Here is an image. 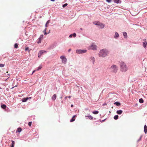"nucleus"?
<instances>
[{"label":"nucleus","mask_w":147,"mask_h":147,"mask_svg":"<svg viewBox=\"0 0 147 147\" xmlns=\"http://www.w3.org/2000/svg\"><path fill=\"white\" fill-rule=\"evenodd\" d=\"M109 52L108 49L105 48L100 50L98 53L99 56L101 57H106L109 54Z\"/></svg>","instance_id":"obj_1"},{"label":"nucleus","mask_w":147,"mask_h":147,"mask_svg":"<svg viewBox=\"0 0 147 147\" xmlns=\"http://www.w3.org/2000/svg\"><path fill=\"white\" fill-rule=\"evenodd\" d=\"M121 70L122 72H125L127 70V67L126 64L123 62L121 61L120 62Z\"/></svg>","instance_id":"obj_2"},{"label":"nucleus","mask_w":147,"mask_h":147,"mask_svg":"<svg viewBox=\"0 0 147 147\" xmlns=\"http://www.w3.org/2000/svg\"><path fill=\"white\" fill-rule=\"evenodd\" d=\"M109 69L112 72L116 73L117 71L118 67L116 65H113Z\"/></svg>","instance_id":"obj_3"},{"label":"nucleus","mask_w":147,"mask_h":147,"mask_svg":"<svg viewBox=\"0 0 147 147\" xmlns=\"http://www.w3.org/2000/svg\"><path fill=\"white\" fill-rule=\"evenodd\" d=\"M87 51V50L86 49H77L76 50V53L78 54H81L84 53H86Z\"/></svg>","instance_id":"obj_4"},{"label":"nucleus","mask_w":147,"mask_h":147,"mask_svg":"<svg viewBox=\"0 0 147 147\" xmlns=\"http://www.w3.org/2000/svg\"><path fill=\"white\" fill-rule=\"evenodd\" d=\"M60 58L61 59L63 63L65 64L66 63L67 59L64 56H61L60 57Z\"/></svg>","instance_id":"obj_5"},{"label":"nucleus","mask_w":147,"mask_h":147,"mask_svg":"<svg viewBox=\"0 0 147 147\" xmlns=\"http://www.w3.org/2000/svg\"><path fill=\"white\" fill-rule=\"evenodd\" d=\"M90 47V49L94 50H96L97 49V46L95 45H91Z\"/></svg>","instance_id":"obj_6"},{"label":"nucleus","mask_w":147,"mask_h":147,"mask_svg":"<svg viewBox=\"0 0 147 147\" xmlns=\"http://www.w3.org/2000/svg\"><path fill=\"white\" fill-rule=\"evenodd\" d=\"M44 51L43 50H41L39 51L38 53V57H40L44 53Z\"/></svg>","instance_id":"obj_7"},{"label":"nucleus","mask_w":147,"mask_h":147,"mask_svg":"<svg viewBox=\"0 0 147 147\" xmlns=\"http://www.w3.org/2000/svg\"><path fill=\"white\" fill-rule=\"evenodd\" d=\"M73 36V37L74 38L76 37V34L75 33H74L73 34H71L69 35V38H71Z\"/></svg>","instance_id":"obj_8"},{"label":"nucleus","mask_w":147,"mask_h":147,"mask_svg":"<svg viewBox=\"0 0 147 147\" xmlns=\"http://www.w3.org/2000/svg\"><path fill=\"white\" fill-rule=\"evenodd\" d=\"M101 22L99 21H95L93 22L94 24L98 26Z\"/></svg>","instance_id":"obj_9"},{"label":"nucleus","mask_w":147,"mask_h":147,"mask_svg":"<svg viewBox=\"0 0 147 147\" xmlns=\"http://www.w3.org/2000/svg\"><path fill=\"white\" fill-rule=\"evenodd\" d=\"M144 130L145 133L146 134L147 132V126L146 125H144Z\"/></svg>","instance_id":"obj_10"},{"label":"nucleus","mask_w":147,"mask_h":147,"mask_svg":"<svg viewBox=\"0 0 147 147\" xmlns=\"http://www.w3.org/2000/svg\"><path fill=\"white\" fill-rule=\"evenodd\" d=\"M116 113L119 115H121L123 113V111L121 110H118L117 111Z\"/></svg>","instance_id":"obj_11"},{"label":"nucleus","mask_w":147,"mask_h":147,"mask_svg":"<svg viewBox=\"0 0 147 147\" xmlns=\"http://www.w3.org/2000/svg\"><path fill=\"white\" fill-rule=\"evenodd\" d=\"M119 34L117 32H115V35L114 36V38L115 39H117L119 36Z\"/></svg>","instance_id":"obj_12"},{"label":"nucleus","mask_w":147,"mask_h":147,"mask_svg":"<svg viewBox=\"0 0 147 147\" xmlns=\"http://www.w3.org/2000/svg\"><path fill=\"white\" fill-rule=\"evenodd\" d=\"M98 26H100V28L102 29L104 27L105 25L102 23H100Z\"/></svg>","instance_id":"obj_13"},{"label":"nucleus","mask_w":147,"mask_h":147,"mask_svg":"<svg viewBox=\"0 0 147 147\" xmlns=\"http://www.w3.org/2000/svg\"><path fill=\"white\" fill-rule=\"evenodd\" d=\"M90 59L92 61V63L93 64H94V62H95V58L94 57H90Z\"/></svg>","instance_id":"obj_14"},{"label":"nucleus","mask_w":147,"mask_h":147,"mask_svg":"<svg viewBox=\"0 0 147 147\" xmlns=\"http://www.w3.org/2000/svg\"><path fill=\"white\" fill-rule=\"evenodd\" d=\"M123 36H124V38H127V33L126 32H123Z\"/></svg>","instance_id":"obj_15"},{"label":"nucleus","mask_w":147,"mask_h":147,"mask_svg":"<svg viewBox=\"0 0 147 147\" xmlns=\"http://www.w3.org/2000/svg\"><path fill=\"white\" fill-rule=\"evenodd\" d=\"M114 104L116 105V106H119L120 105L121 103L119 102H118V101H117L114 103Z\"/></svg>","instance_id":"obj_16"},{"label":"nucleus","mask_w":147,"mask_h":147,"mask_svg":"<svg viewBox=\"0 0 147 147\" xmlns=\"http://www.w3.org/2000/svg\"><path fill=\"white\" fill-rule=\"evenodd\" d=\"M88 117L89 119L90 120H92L93 119V117L91 116L90 114H88L87 116H86V117Z\"/></svg>","instance_id":"obj_17"},{"label":"nucleus","mask_w":147,"mask_h":147,"mask_svg":"<svg viewBox=\"0 0 147 147\" xmlns=\"http://www.w3.org/2000/svg\"><path fill=\"white\" fill-rule=\"evenodd\" d=\"M56 94H54L52 96V100H55L56 99Z\"/></svg>","instance_id":"obj_18"},{"label":"nucleus","mask_w":147,"mask_h":147,"mask_svg":"<svg viewBox=\"0 0 147 147\" xmlns=\"http://www.w3.org/2000/svg\"><path fill=\"white\" fill-rule=\"evenodd\" d=\"M143 47L145 48L146 47L147 43L146 41H145V42H143Z\"/></svg>","instance_id":"obj_19"},{"label":"nucleus","mask_w":147,"mask_h":147,"mask_svg":"<svg viewBox=\"0 0 147 147\" xmlns=\"http://www.w3.org/2000/svg\"><path fill=\"white\" fill-rule=\"evenodd\" d=\"M1 107L2 109H5L6 108L7 106L5 104H3L1 105Z\"/></svg>","instance_id":"obj_20"},{"label":"nucleus","mask_w":147,"mask_h":147,"mask_svg":"<svg viewBox=\"0 0 147 147\" xmlns=\"http://www.w3.org/2000/svg\"><path fill=\"white\" fill-rule=\"evenodd\" d=\"M26 98H24L22 99V102H26L27 100V99Z\"/></svg>","instance_id":"obj_21"},{"label":"nucleus","mask_w":147,"mask_h":147,"mask_svg":"<svg viewBox=\"0 0 147 147\" xmlns=\"http://www.w3.org/2000/svg\"><path fill=\"white\" fill-rule=\"evenodd\" d=\"M42 67V65H40L36 69V70L38 71L40 69H41Z\"/></svg>","instance_id":"obj_22"},{"label":"nucleus","mask_w":147,"mask_h":147,"mask_svg":"<svg viewBox=\"0 0 147 147\" xmlns=\"http://www.w3.org/2000/svg\"><path fill=\"white\" fill-rule=\"evenodd\" d=\"M37 42L38 44L41 43V39L40 38H38Z\"/></svg>","instance_id":"obj_23"},{"label":"nucleus","mask_w":147,"mask_h":147,"mask_svg":"<svg viewBox=\"0 0 147 147\" xmlns=\"http://www.w3.org/2000/svg\"><path fill=\"white\" fill-rule=\"evenodd\" d=\"M22 131V129L20 127H19L17 129L16 131H18L20 133V132Z\"/></svg>","instance_id":"obj_24"},{"label":"nucleus","mask_w":147,"mask_h":147,"mask_svg":"<svg viewBox=\"0 0 147 147\" xmlns=\"http://www.w3.org/2000/svg\"><path fill=\"white\" fill-rule=\"evenodd\" d=\"M119 117V116L118 115H115L114 117V119L115 120H117L118 119Z\"/></svg>","instance_id":"obj_25"},{"label":"nucleus","mask_w":147,"mask_h":147,"mask_svg":"<svg viewBox=\"0 0 147 147\" xmlns=\"http://www.w3.org/2000/svg\"><path fill=\"white\" fill-rule=\"evenodd\" d=\"M120 0H114V2L116 3H121V1L120 2Z\"/></svg>","instance_id":"obj_26"},{"label":"nucleus","mask_w":147,"mask_h":147,"mask_svg":"<svg viewBox=\"0 0 147 147\" xmlns=\"http://www.w3.org/2000/svg\"><path fill=\"white\" fill-rule=\"evenodd\" d=\"M47 28H45L44 30L43 31V32L44 33V34L45 35H47L48 34V33L46 32Z\"/></svg>","instance_id":"obj_27"},{"label":"nucleus","mask_w":147,"mask_h":147,"mask_svg":"<svg viewBox=\"0 0 147 147\" xmlns=\"http://www.w3.org/2000/svg\"><path fill=\"white\" fill-rule=\"evenodd\" d=\"M139 102L141 103H142L144 102V100L142 98H141L139 99Z\"/></svg>","instance_id":"obj_28"},{"label":"nucleus","mask_w":147,"mask_h":147,"mask_svg":"<svg viewBox=\"0 0 147 147\" xmlns=\"http://www.w3.org/2000/svg\"><path fill=\"white\" fill-rule=\"evenodd\" d=\"M99 111H95L92 112V113L94 114H97L99 113Z\"/></svg>","instance_id":"obj_29"},{"label":"nucleus","mask_w":147,"mask_h":147,"mask_svg":"<svg viewBox=\"0 0 147 147\" xmlns=\"http://www.w3.org/2000/svg\"><path fill=\"white\" fill-rule=\"evenodd\" d=\"M14 48L17 49L18 47V44L17 43H15L14 45Z\"/></svg>","instance_id":"obj_30"},{"label":"nucleus","mask_w":147,"mask_h":147,"mask_svg":"<svg viewBox=\"0 0 147 147\" xmlns=\"http://www.w3.org/2000/svg\"><path fill=\"white\" fill-rule=\"evenodd\" d=\"M75 120V119L74 117H72L70 120V122H71L74 121Z\"/></svg>","instance_id":"obj_31"},{"label":"nucleus","mask_w":147,"mask_h":147,"mask_svg":"<svg viewBox=\"0 0 147 147\" xmlns=\"http://www.w3.org/2000/svg\"><path fill=\"white\" fill-rule=\"evenodd\" d=\"M11 142H12L11 146H14V144L15 143V142L13 140H11Z\"/></svg>","instance_id":"obj_32"},{"label":"nucleus","mask_w":147,"mask_h":147,"mask_svg":"<svg viewBox=\"0 0 147 147\" xmlns=\"http://www.w3.org/2000/svg\"><path fill=\"white\" fill-rule=\"evenodd\" d=\"M67 3H65L63 5L62 7H65L66 6H67Z\"/></svg>","instance_id":"obj_33"},{"label":"nucleus","mask_w":147,"mask_h":147,"mask_svg":"<svg viewBox=\"0 0 147 147\" xmlns=\"http://www.w3.org/2000/svg\"><path fill=\"white\" fill-rule=\"evenodd\" d=\"M29 47H26L25 48V51H28V52H29L30 51V50H29Z\"/></svg>","instance_id":"obj_34"},{"label":"nucleus","mask_w":147,"mask_h":147,"mask_svg":"<svg viewBox=\"0 0 147 147\" xmlns=\"http://www.w3.org/2000/svg\"><path fill=\"white\" fill-rule=\"evenodd\" d=\"M5 65L3 64H0V67H3Z\"/></svg>","instance_id":"obj_35"},{"label":"nucleus","mask_w":147,"mask_h":147,"mask_svg":"<svg viewBox=\"0 0 147 147\" xmlns=\"http://www.w3.org/2000/svg\"><path fill=\"white\" fill-rule=\"evenodd\" d=\"M32 121H30L28 123V125L29 126H31L32 125Z\"/></svg>","instance_id":"obj_36"},{"label":"nucleus","mask_w":147,"mask_h":147,"mask_svg":"<svg viewBox=\"0 0 147 147\" xmlns=\"http://www.w3.org/2000/svg\"><path fill=\"white\" fill-rule=\"evenodd\" d=\"M43 35H42V34H41V35H40V37H39V38H41H41H43Z\"/></svg>","instance_id":"obj_37"},{"label":"nucleus","mask_w":147,"mask_h":147,"mask_svg":"<svg viewBox=\"0 0 147 147\" xmlns=\"http://www.w3.org/2000/svg\"><path fill=\"white\" fill-rule=\"evenodd\" d=\"M111 0H106V1L109 3L111 2Z\"/></svg>","instance_id":"obj_38"},{"label":"nucleus","mask_w":147,"mask_h":147,"mask_svg":"<svg viewBox=\"0 0 147 147\" xmlns=\"http://www.w3.org/2000/svg\"><path fill=\"white\" fill-rule=\"evenodd\" d=\"M49 22H50V20H48V21H47V22H46V24H49Z\"/></svg>","instance_id":"obj_39"},{"label":"nucleus","mask_w":147,"mask_h":147,"mask_svg":"<svg viewBox=\"0 0 147 147\" xmlns=\"http://www.w3.org/2000/svg\"><path fill=\"white\" fill-rule=\"evenodd\" d=\"M142 136H141L140 137V138L138 140V142H139L140 140H141V139Z\"/></svg>","instance_id":"obj_40"},{"label":"nucleus","mask_w":147,"mask_h":147,"mask_svg":"<svg viewBox=\"0 0 147 147\" xmlns=\"http://www.w3.org/2000/svg\"><path fill=\"white\" fill-rule=\"evenodd\" d=\"M36 70H34L32 72V74L34 73L35 71H36Z\"/></svg>","instance_id":"obj_41"},{"label":"nucleus","mask_w":147,"mask_h":147,"mask_svg":"<svg viewBox=\"0 0 147 147\" xmlns=\"http://www.w3.org/2000/svg\"><path fill=\"white\" fill-rule=\"evenodd\" d=\"M27 98V100L28 99H31V97H26Z\"/></svg>","instance_id":"obj_42"},{"label":"nucleus","mask_w":147,"mask_h":147,"mask_svg":"<svg viewBox=\"0 0 147 147\" xmlns=\"http://www.w3.org/2000/svg\"><path fill=\"white\" fill-rule=\"evenodd\" d=\"M107 103H104V104H102V106H105V105H107Z\"/></svg>","instance_id":"obj_43"},{"label":"nucleus","mask_w":147,"mask_h":147,"mask_svg":"<svg viewBox=\"0 0 147 147\" xmlns=\"http://www.w3.org/2000/svg\"><path fill=\"white\" fill-rule=\"evenodd\" d=\"M71 49H69V50H68V52H69L71 51Z\"/></svg>","instance_id":"obj_44"},{"label":"nucleus","mask_w":147,"mask_h":147,"mask_svg":"<svg viewBox=\"0 0 147 147\" xmlns=\"http://www.w3.org/2000/svg\"><path fill=\"white\" fill-rule=\"evenodd\" d=\"M76 115H74L72 117L74 118V117H76Z\"/></svg>","instance_id":"obj_45"},{"label":"nucleus","mask_w":147,"mask_h":147,"mask_svg":"<svg viewBox=\"0 0 147 147\" xmlns=\"http://www.w3.org/2000/svg\"><path fill=\"white\" fill-rule=\"evenodd\" d=\"M16 86H17V85H16V86H13V87H12V88H11V89H13V88L14 87H16Z\"/></svg>","instance_id":"obj_46"},{"label":"nucleus","mask_w":147,"mask_h":147,"mask_svg":"<svg viewBox=\"0 0 147 147\" xmlns=\"http://www.w3.org/2000/svg\"><path fill=\"white\" fill-rule=\"evenodd\" d=\"M47 24H45V27L46 28H47Z\"/></svg>","instance_id":"obj_47"},{"label":"nucleus","mask_w":147,"mask_h":147,"mask_svg":"<svg viewBox=\"0 0 147 147\" xmlns=\"http://www.w3.org/2000/svg\"><path fill=\"white\" fill-rule=\"evenodd\" d=\"M105 120H106V119L102 120V122H104V121H105Z\"/></svg>","instance_id":"obj_48"},{"label":"nucleus","mask_w":147,"mask_h":147,"mask_svg":"<svg viewBox=\"0 0 147 147\" xmlns=\"http://www.w3.org/2000/svg\"><path fill=\"white\" fill-rule=\"evenodd\" d=\"M73 107V105L72 104L71 105V107Z\"/></svg>","instance_id":"obj_49"},{"label":"nucleus","mask_w":147,"mask_h":147,"mask_svg":"<svg viewBox=\"0 0 147 147\" xmlns=\"http://www.w3.org/2000/svg\"><path fill=\"white\" fill-rule=\"evenodd\" d=\"M55 0H51V1L53 2Z\"/></svg>","instance_id":"obj_50"},{"label":"nucleus","mask_w":147,"mask_h":147,"mask_svg":"<svg viewBox=\"0 0 147 147\" xmlns=\"http://www.w3.org/2000/svg\"><path fill=\"white\" fill-rule=\"evenodd\" d=\"M67 97H68V98H70L71 97V96H68Z\"/></svg>","instance_id":"obj_51"},{"label":"nucleus","mask_w":147,"mask_h":147,"mask_svg":"<svg viewBox=\"0 0 147 147\" xmlns=\"http://www.w3.org/2000/svg\"><path fill=\"white\" fill-rule=\"evenodd\" d=\"M68 98V97L67 96H66V97H65V99H66V98Z\"/></svg>","instance_id":"obj_52"},{"label":"nucleus","mask_w":147,"mask_h":147,"mask_svg":"<svg viewBox=\"0 0 147 147\" xmlns=\"http://www.w3.org/2000/svg\"><path fill=\"white\" fill-rule=\"evenodd\" d=\"M80 30H83V29H82V28H80Z\"/></svg>","instance_id":"obj_53"},{"label":"nucleus","mask_w":147,"mask_h":147,"mask_svg":"<svg viewBox=\"0 0 147 147\" xmlns=\"http://www.w3.org/2000/svg\"><path fill=\"white\" fill-rule=\"evenodd\" d=\"M50 30H49V31L47 33L48 34L49 33H50Z\"/></svg>","instance_id":"obj_54"},{"label":"nucleus","mask_w":147,"mask_h":147,"mask_svg":"<svg viewBox=\"0 0 147 147\" xmlns=\"http://www.w3.org/2000/svg\"><path fill=\"white\" fill-rule=\"evenodd\" d=\"M88 110V108H86L85 109V110Z\"/></svg>","instance_id":"obj_55"},{"label":"nucleus","mask_w":147,"mask_h":147,"mask_svg":"<svg viewBox=\"0 0 147 147\" xmlns=\"http://www.w3.org/2000/svg\"><path fill=\"white\" fill-rule=\"evenodd\" d=\"M14 146H11L10 147H14Z\"/></svg>","instance_id":"obj_56"},{"label":"nucleus","mask_w":147,"mask_h":147,"mask_svg":"<svg viewBox=\"0 0 147 147\" xmlns=\"http://www.w3.org/2000/svg\"><path fill=\"white\" fill-rule=\"evenodd\" d=\"M44 51V52H46V51Z\"/></svg>","instance_id":"obj_57"},{"label":"nucleus","mask_w":147,"mask_h":147,"mask_svg":"<svg viewBox=\"0 0 147 147\" xmlns=\"http://www.w3.org/2000/svg\"><path fill=\"white\" fill-rule=\"evenodd\" d=\"M62 98V96H61L60 97V98Z\"/></svg>","instance_id":"obj_58"},{"label":"nucleus","mask_w":147,"mask_h":147,"mask_svg":"<svg viewBox=\"0 0 147 147\" xmlns=\"http://www.w3.org/2000/svg\"><path fill=\"white\" fill-rule=\"evenodd\" d=\"M7 75H9H9H10V74H7Z\"/></svg>","instance_id":"obj_59"},{"label":"nucleus","mask_w":147,"mask_h":147,"mask_svg":"<svg viewBox=\"0 0 147 147\" xmlns=\"http://www.w3.org/2000/svg\"><path fill=\"white\" fill-rule=\"evenodd\" d=\"M94 119H96L95 118H94Z\"/></svg>","instance_id":"obj_60"},{"label":"nucleus","mask_w":147,"mask_h":147,"mask_svg":"<svg viewBox=\"0 0 147 147\" xmlns=\"http://www.w3.org/2000/svg\"><path fill=\"white\" fill-rule=\"evenodd\" d=\"M0 89H1V87H0Z\"/></svg>","instance_id":"obj_61"},{"label":"nucleus","mask_w":147,"mask_h":147,"mask_svg":"<svg viewBox=\"0 0 147 147\" xmlns=\"http://www.w3.org/2000/svg\"><path fill=\"white\" fill-rule=\"evenodd\" d=\"M9 78V77L7 78V79H8V78Z\"/></svg>","instance_id":"obj_62"}]
</instances>
